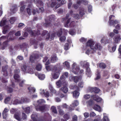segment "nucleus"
Instances as JSON below:
<instances>
[{
	"label": "nucleus",
	"mask_w": 121,
	"mask_h": 121,
	"mask_svg": "<svg viewBox=\"0 0 121 121\" xmlns=\"http://www.w3.org/2000/svg\"><path fill=\"white\" fill-rule=\"evenodd\" d=\"M9 111V110L6 108H5L4 109L2 113V115L4 118L5 119L7 117L8 115L7 113Z\"/></svg>",
	"instance_id": "nucleus-22"
},
{
	"label": "nucleus",
	"mask_w": 121,
	"mask_h": 121,
	"mask_svg": "<svg viewBox=\"0 0 121 121\" xmlns=\"http://www.w3.org/2000/svg\"><path fill=\"white\" fill-rule=\"evenodd\" d=\"M51 111L54 113H56L57 112L56 107L54 106H52L51 108Z\"/></svg>",
	"instance_id": "nucleus-40"
},
{
	"label": "nucleus",
	"mask_w": 121,
	"mask_h": 121,
	"mask_svg": "<svg viewBox=\"0 0 121 121\" xmlns=\"http://www.w3.org/2000/svg\"><path fill=\"white\" fill-rule=\"evenodd\" d=\"M63 85L64 86L63 87L61 88L60 90V91H61L65 93H66L68 91V89L67 87V82L65 81V83H64Z\"/></svg>",
	"instance_id": "nucleus-12"
},
{
	"label": "nucleus",
	"mask_w": 121,
	"mask_h": 121,
	"mask_svg": "<svg viewBox=\"0 0 121 121\" xmlns=\"http://www.w3.org/2000/svg\"><path fill=\"white\" fill-rule=\"evenodd\" d=\"M81 77L80 76H76L72 77L71 76L69 77V79L70 81L73 80L74 82H77L81 79Z\"/></svg>",
	"instance_id": "nucleus-16"
},
{
	"label": "nucleus",
	"mask_w": 121,
	"mask_h": 121,
	"mask_svg": "<svg viewBox=\"0 0 121 121\" xmlns=\"http://www.w3.org/2000/svg\"><path fill=\"white\" fill-rule=\"evenodd\" d=\"M115 16L113 15H111L109 17V23L110 25L111 26H114L116 24H117L115 27L117 29H120V27L119 25L118 24L119 22L118 21L116 20L114 21Z\"/></svg>",
	"instance_id": "nucleus-1"
},
{
	"label": "nucleus",
	"mask_w": 121,
	"mask_h": 121,
	"mask_svg": "<svg viewBox=\"0 0 121 121\" xmlns=\"http://www.w3.org/2000/svg\"><path fill=\"white\" fill-rule=\"evenodd\" d=\"M84 9L83 8H80L79 9V13L82 16H83L85 13L84 12Z\"/></svg>",
	"instance_id": "nucleus-47"
},
{
	"label": "nucleus",
	"mask_w": 121,
	"mask_h": 121,
	"mask_svg": "<svg viewBox=\"0 0 121 121\" xmlns=\"http://www.w3.org/2000/svg\"><path fill=\"white\" fill-rule=\"evenodd\" d=\"M8 68V66L6 65L5 66H4L2 67V71L4 72L3 75L4 76H7V72L6 71V69Z\"/></svg>",
	"instance_id": "nucleus-23"
},
{
	"label": "nucleus",
	"mask_w": 121,
	"mask_h": 121,
	"mask_svg": "<svg viewBox=\"0 0 121 121\" xmlns=\"http://www.w3.org/2000/svg\"><path fill=\"white\" fill-rule=\"evenodd\" d=\"M38 54L35 53L31 55L30 57L29 62L31 63H33L35 62L36 59L38 57Z\"/></svg>",
	"instance_id": "nucleus-7"
},
{
	"label": "nucleus",
	"mask_w": 121,
	"mask_h": 121,
	"mask_svg": "<svg viewBox=\"0 0 121 121\" xmlns=\"http://www.w3.org/2000/svg\"><path fill=\"white\" fill-rule=\"evenodd\" d=\"M72 16L73 17L76 19H79V15L77 14H72Z\"/></svg>",
	"instance_id": "nucleus-52"
},
{
	"label": "nucleus",
	"mask_w": 121,
	"mask_h": 121,
	"mask_svg": "<svg viewBox=\"0 0 121 121\" xmlns=\"http://www.w3.org/2000/svg\"><path fill=\"white\" fill-rule=\"evenodd\" d=\"M101 41L102 43H108V42L107 41L106 38H103L101 40Z\"/></svg>",
	"instance_id": "nucleus-59"
},
{
	"label": "nucleus",
	"mask_w": 121,
	"mask_h": 121,
	"mask_svg": "<svg viewBox=\"0 0 121 121\" xmlns=\"http://www.w3.org/2000/svg\"><path fill=\"white\" fill-rule=\"evenodd\" d=\"M16 18L15 17H11L10 19L9 20L10 23L11 24H13L16 20Z\"/></svg>",
	"instance_id": "nucleus-42"
},
{
	"label": "nucleus",
	"mask_w": 121,
	"mask_h": 121,
	"mask_svg": "<svg viewBox=\"0 0 121 121\" xmlns=\"http://www.w3.org/2000/svg\"><path fill=\"white\" fill-rule=\"evenodd\" d=\"M63 64L64 66H65L68 68H69L70 67L69 63L67 61H65V62L63 63Z\"/></svg>",
	"instance_id": "nucleus-46"
},
{
	"label": "nucleus",
	"mask_w": 121,
	"mask_h": 121,
	"mask_svg": "<svg viewBox=\"0 0 121 121\" xmlns=\"http://www.w3.org/2000/svg\"><path fill=\"white\" fill-rule=\"evenodd\" d=\"M116 45H114L112 48V50H110V48H109V49L110 51L111 52H113L116 50Z\"/></svg>",
	"instance_id": "nucleus-49"
},
{
	"label": "nucleus",
	"mask_w": 121,
	"mask_h": 121,
	"mask_svg": "<svg viewBox=\"0 0 121 121\" xmlns=\"http://www.w3.org/2000/svg\"><path fill=\"white\" fill-rule=\"evenodd\" d=\"M45 102L44 100L43 99H40L37 101V103L38 105L36 106L35 108L37 111H42L44 109L45 107L44 106H40L39 105L42 104V103Z\"/></svg>",
	"instance_id": "nucleus-3"
},
{
	"label": "nucleus",
	"mask_w": 121,
	"mask_h": 121,
	"mask_svg": "<svg viewBox=\"0 0 121 121\" xmlns=\"http://www.w3.org/2000/svg\"><path fill=\"white\" fill-rule=\"evenodd\" d=\"M79 104L77 100H75L70 105L72 107H75Z\"/></svg>",
	"instance_id": "nucleus-31"
},
{
	"label": "nucleus",
	"mask_w": 121,
	"mask_h": 121,
	"mask_svg": "<svg viewBox=\"0 0 121 121\" xmlns=\"http://www.w3.org/2000/svg\"><path fill=\"white\" fill-rule=\"evenodd\" d=\"M60 74L59 71L57 70L56 67V66H54L52 73V78L54 79H57L58 78Z\"/></svg>",
	"instance_id": "nucleus-4"
},
{
	"label": "nucleus",
	"mask_w": 121,
	"mask_h": 121,
	"mask_svg": "<svg viewBox=\"0 0 121 121\" xmlns=\"http://www.w3.org/2000/svg\"><path fill=\"white\" fill-rule=\"evenodd\" d=\"M49 88L52 93H55L56 92V91L52 87L50 86L49 87Z\"/></svg>",
	"instance_id": "nucleus-51"
},
{
	"label": "nucleus",
	"mask_w": 121,
	"mask_h": 121,
	"mask_svg": "<svg viewBox=\"0 0 121 121\" xmlns=\"http://www.w3.org/2000/svg\"><path fill=\"white\" fill-rule=\"evenodd\" d=\"M39 78L40 80H43L45 78V76L42 74H40L38 75Z\"/></svg>",
	"instance_id": "nucleus-45"
},
{
	"label": "nucleus",
	"mask_w": 121,
	"mask_h": 121,
	"mask_svg": "<svg viewBox=\"0 0 121 121\" xmlns=\"http://www.w3.org/2000/svg\"><path fill=\"white\" fill-rule=\"evenodd\" d=\"M21 69L24 72L31 74L33 73V70L30 69L29 67H27L25 65H23L22 66Z\"/></svg>",
	"instance_id": "nucleus-6"
},
{
	"label": "nucleus",
	"mask_w": 121,
	"mask_h": 121,
	"mask_svg": "<svg viewBox=\"0 0 121 121\" xmlns=\"http://www.w3.org/2000/svg\"><path fill=\"white\" fill-rule=\"evenodd\" d=\"M99 67L103 69H104L106 67V65L104 63H101L99 64Z\"/></svg>",
	"instance_id": "nucleus-48"
},
{
	"label": "nucleus",
	"mask_w": 121,
	"mask_h": 121,
	"mask_svg": "<svg viewBox=\"0 0 121 121\" xmlns=\"http://www.w3.org/2000/svg\"><path fill=\"white\" fill-rule=\"evenodd\" d=\"M14 78L16 82H18L20 81V77L18 74L15 73L14 76Z\"/></svg>",
	"instance_id": "nucleus-27"
},
{
	"label": "nucleus",
	"mask_w": 121,
	"mask_h": 121,
	"mask_svg": "<svg viewBox=\"0 0 121 121\" xmlns=\"http://www.w3.org/2000/svg\"><path fill=\"white\" fill-rule=\"evenodd\" d=\"M47 3L48 7L51 6L52 8L55 7L54 9L55 10L57 9L60 6V4H57L56 2H52L51 4V2H48V3L47 2Z\"/></svg>",
	"instance_id": "nucleus-5"
},
{
	"label": "nucleus",
	"mask_w": 121,
	"mask_h": 121,
	"mask_svg": "<svg viewBox=\"0 0 121 121\" xmlns=\"http://www.w3.org/2000/svg\"><path fill=\"white\" fill-rule=\"evenodd\" d=\"M78 120V117L77 116L75 115L73 116L72 117L73 121H77Z\"/></svg>",
	"instance_id": "nucleus-63"
},
{
	"label": "nucleus",
	"mask_w": 121,
	"mask_h": 121,
	"mask_svg": "<svg viewBox=\"0 0 121 121\" xmlns=\"http://www.w3.org/2000/svg\"><path fill=\"white\" fill-rule=\"evenodd\" d=\"M34 2L35 3L37 4V5L38 4H39L41 6H42L43 5V2L41 1L38 0H34Z\"/></svg>",
	"instance_id": "nucleus-30"
},
{
	"label": "nucleus",
	"mask_w": 121,
	"mask_h": 121,
	"mask_svg": "<svg viewBox=\"0 0 121 121\" xmlns=\"http://www.w3.org/2000/svg\"><path fill=\"white\" fill-rule=\"evenodd\" d=\"M29 89V92L31 93H34L35 91V89L33 87H30L28 88Z\"/></svg>",
	"instance_id": "nucleus-36"
},
{
	"label": "nucleus",
	"mask_w": 121,
	"mask_h": 121,
	"mask_svg": "<svg viewBox=\"0 0 121 121\" xmlns=\"http://www.w3.org/2000/svg\"><path fill=\"white\" fill-rule=\"evenodd\" d=\"M7 91L9 93H11L13 92V89L10 87H8L7 89Z\"/></svg>",
	"instance_id": "nucleus-64"
},
{
	"label": "nucleus",
	"mask_w": 121,
	"mask_h": 121,
	"mask_svg": "<svg viewBox=\"0 0 121 121\" xmlns=\"http://www.w3.org/2000/svg\"><path fill=\"white\" fill-rule=\"evenodd\" d=\"M7 22L6 21V20L5 18H4L0 22V26H3L7 24Z\"/></svg>",
	"instance_id": "nucleus-25"
},
{
	"label": "nucleus",
	"mask_w": 121,
	"mask_h": 121,
	"mask_svg": "<svg viewBox=\"0 0 121 121\" xmlns=\"http://www.w3.org/2000/svg\"><path fill=\"white\" fill-rule=\"evenodd\" d=\"M69 14H67L66 15L65 18H63V19L64 20H65V19H68L66 23L65 24V26L67 27H69V26L68 24L71 21V18H69Z\"/></svg>",
	"instance_id": "nucleus-18"
},
{
	"label": "nucleus",
	"mask_w": 121,
	"mask_h": 121,
	"mask_svg": "<svg viewBox=\"0 0 121 121\" xmlns=\"http://www.w3.org/2000/svg\"><path fill=\"white\" fill-rule=\"evenodd\" d=\"M64 118L66 120H68L70 118V116L69 115L67 114H65L64 116Z\"/></svg>",
	"instance_id": "nucleus-57"
},
{
	"label": "nucleus",
	"mask_w": 121,
	"mask_h": 121,
	"mask_svg": "<svg viewBox=\"0 0 121 121\" xmlns=\"http://www.w3.org/2000/svg\"><path fill=\"white\" fill-rule=\"evenodd\" d=\"M17 7L16 5H13L10 9L11 14H10L9 15H11L12 14V13H15L17 11Z\"/></svg>",
	"instance_id": "nucleus-21"
},
{
	"label": "nucleus",
	"mask_w": 121,
	"mask_h": 121,
	"mask_svg": "<svg viewBox=\"0 0 121 121\" xmlns=\"http://www.w3.org/2000/svg\"><path fill=\"white\" fill-rule=\"evenodd\" d=\"M21 113L20 111L18 112L17 113H15L13 116L14 118L16 119L18 121H21L22 119H21V117H20Z\"/></svg>",
	"instance_id": "nucleus-17"
},
{
	"label": "nucleus",
	"mask_w": 121,
	"mask_h": 121,
	"mask_svg": "<svg viewBox=\"0 0 121 121\" xmlns=\"http://www.w3.org/2000/svg\"><path fill=\"white\" fill-rule=\"evenodd\" d=\"M20 111L18 110L17 109L14 108H12L10 110V113L12 114L17 113L18 112Z\"/></svg>",
	"instance_id": "nucleus-32"
},
{
	"label": "nucleus",
	"mask_w": 121,
	"mask_h": 121,
	"mask_svg": "<svg viewBox=\"0 0 121 121\" xmlns=\"http://www.w3.org/2000/svg\"><path fill=\"white\" fill-rule=\"evenodd\" d=\"M103 115V121H109L108 118L107 116H106V114L104 113Z\"/></svg>",
	"instance_id": "nucleus-43"
},
{
	"label": "nucleus",
	"mask_w": 121,
	"mask_h": 121,
	"mask_svg": "<svg viewBox=\"0 0 121 121\" xmlns=\"http://www.w3.org/2000/svg\"><path fill=\"white\" fill-rule=\"evenodd\" d=\"M58 60V59L56 55L53 56L51 59V62L52 63H54L56 61Z\"/></svg>",
	"instance_id": "nucleus-29"
},
{
	"label": "nucleus",
	"mask_w": 121,
	"mask_h": 121,
	"mask_svg": "<svg viewBox=\"0 0 121 121\" xmlns=\"http://www.w3.org/2000/svg\"><path fill=\"white\" fill-rule=\"evenodd\" d=\"M80 1L77 2V4H80V3L82 2L85 5H86L88 4V2L86 0L83 1L82 0H79Z\"/></svg>",
	"instance_id": "nucleus-38"
},
{
	"label": "nucleus",
	"mask_w": 121,
	"mask_h": 121,
	"mask_svg": "<svg viewBox=\"0 0 121 121\" xmlns=\"http://www.w3.org/2000/svg\"><path fill=\"white\" fill-rule=\"evenodd\" d=\"M25 30L29 32L31 35H34V32L30 30V27H26L25 28Z\"/></svg>",
	"instance_id": "nucleus-33"
},
{
	"label": "nucleus",
	"mask_w": 121,
	"mask_h": 121,
	"mask_svg": "<svg viewBox=\"0 0 121 121\" xmlns=\"http://www.w3.org/2000/svg\"><path fill=\"white\" fill-rule=\"evenodd\" d=\"M96 114L93 112H91L90 114V116L91 117H93L95 116Z\"/></svg>",
	"instance_id": "nucleus-61"
},
{
	"label": "nucleus",
	"mask_w": 121,
	"mask_h": 121,
	"mask_svg": "<svg viewBox=\"0 0 121 121\" xmlns=\"http://www.w3.org/2000/svg\"><path fill=\"white\" fill-rule=\"evenodd\" d=\"M38 114L37 113H34L31 116V118L33 121H38Z\"/></svg>",
	"instance_id": "nucleus-20"
},
{
	"label": "nucleus",
	"mask_w": 121,
	"mask_h": 121,
	"mask_svg": "<svg viewBox=\"0 0 121 121\" xmlns=\"http://www.w3.org/2000/svg\"><path fill=\"white\" fill-rule=\"evenodd\" d=\"M49 20L50 21H51L53 20L55 18V17L54 15H52L50 16L49 17Z\"/></svg>",
	"instance_id": "nucleus-50"
},
{
	"label": "nucleus",
	"mask_w": 121,
	"mask_h": 121,
	"mask_svg": "<svg viewBox=\"0 0 121 121\" xmlns=\"http://www.w3.org/2000/svg\"><path fill=\"white\" fill-rule=\"evenodd\" d=\"M52 24L50 22H46L44 24V26L45 27L49 26H51L52 25Z\"/></svg>",
	"instance_id": "nucleus-55"
},
{
	"label": "nucleus",
	"mask_w": 121,
	"mask_h": 121,
	"mask_svg": "<svg viewBox=\"0 0 121 121\" xmlns=\"http://www.w3.org/2000/svg\"><path fill=\"white\" fill-rule=\"evenodd\" d=\"M93 108L95 110L100 112L101 111V107L97 105H95L94 106Z\"/></svg>",
	"instance_id": "nucleus-26"
},
{
	"label": "nucleus",
	"mask_w": 121,
	"mask_h": 121,
	"mask_svg": "<svg viewBox=\"0 0 121 121\" xmlns=\"http://www.w3.org/2000/svg\"><path fill=\"white\" fill-rule=\"evenodd\" d=\"M26 112L27 113H29L30 112V108L29 107H27L25 108L24 109Z\"/></svg>",
	"instance_id": "nucleus-56"
},
{
	"label": "nucleus",
	"mask_w": 121,
	"mask_h": 121,
	"mask_svg": "<svg viewBox=\"0 0 121 121\" xmlns=\"http://www.w3.org/2000/svg\"><path fill=\"white\" fill-rule=\"evenodd\" d=\"M13 104H21L20 103V100H18L17 99H15L13 101Z\"/></svg>",
	"instance_id": "nucleus-44"
},
{
	"label": "nucleus",
	"mask_w": 121,
	"mask_h": 121,
	"mask_svg": "<svg viewBox=\"0 0 121 121\" xmlns=\"http://www.w3.org/2000/svg\"><path fill=\"white\" fill-rule=\"evenodd\" d=\"M65 78L64 75H62L60 78V80L56 82V85L59 87L61 86L62 85L61 81L63 82L64 81V82L65 83Z\"/></svg>",
	"instance_id": "nucleus-9"
},
{
	"label": "nucleus",
	"mask_w": 121,
	"mask_h": 121,
	"mask_svg": "<svg viewBox=\"0 0 121 121\" xmlns=\"http://www.w3.org/2000/svg\"><path fill=\"white\" fill-rule=\"evenodd\" d=\"M72 71L75 74H77L79 71V67L75 63L73 64L72 65Z\"/></svg>",
	"instance_id": "nucleus-8"
},
{
	"label": "nucleus",
	"mask_w": 121,
	"mask_h": 121,
	"mask_svg": "<svg viewBox=\"0 0 121 121\" xmlns=\"http://www.w3.org/2000/svg\"><path fill=\"white\" fill-rule=\"evenodd\" d=\"M80 64L82 65H83V68H86V74L88 77H90L91 76V72L89 66V63L86 61H81Z\"/></svg>",
	"instance_id": "nucleus-2"
},
{
	"label": "nucleus",
	"mask_w": 121,
	"mask_h": 121,
	"mask_svg": "<svg viewBox=\"0 0 121 121\" xmlns=\"http://www.w3.org/2000/svg\"><path fill=\"white\" fill-rule=\"evenodd\" d=\"M42 29H38L37 31L34 32V35H39L40 34V32H41Z\"/></svg>",
	"instance_id": "nucleus-34"
},
{
	"label": "nucleus",
	"mask_w": 121,
	"mask_h": 121,
	"mask_svg": "<svg viewBox=\"0 0 121 121\" xmlns=\"http://www.w3.org/2000/svg\"><path fill=\"white\" fill-rule=\"evenodd\" d=\"M88 90L89 91L91 92H94L95 93H98L100 91L99 89L96 87H88Z\"/></svg>",
	"instance_id": "nucleus-11"
},
{
	"label": "nucleus",
	"mask_w": 121,
	"mask_h": 121,
	"mask_svg": "<svg viewBox=\"0 0 121 121\" xmlns=\"http://www.w3.org/2000/svg\"><path fill=\"white\" fill-rule=\"evenodd\" d=\"M113 39L114 40V42L116 43L119 42L121 39V38H113Z\"/></svg>",
	"instance_id": "nucleus-62"
},
{
	"label": "nucleus",
	"mask_w": 121,
	"mask_h": 121,
	"mask_svg": "<svg viewBox=\"0 0 121 121\" xmlns=\"http://www.w3.org/2000/svg\"><path fill=\"white\" fill-rule=\"evenodd\" d=\"M22 118H21V119H22L21 121H23V120L27 119V116L25 113H22Z\"/></svg>",
	"instance_id": "nucleus-37"
},
{
	"label": "nucleus",
	"mask_w": 121,
	"mask_h": 121,
	"mask_svg": "<svg viewBox=\"0 0 121 121\" xmlns=\"http://www.w3.org/2000/svg\"><path fill=\"white\" fill-rule=\"evenodd\" d=\"M95 44V42L92 39L89 40L86 43V46L90 47L92 50Z\"/></svg>",
	"instance_id": "nucleus-10"
},
{
	"label": "nucleus",
	"mask_w": 121,
	"mask_h": 121,
	"mask_svg": "<svg viewBox=\"0 0 121 121\" xmlns=\"http://www.w3.org/2000/svg\"><path fill=\"white\" fill-rule=\"evenodd\" d=\"M11 28V27L9 25H7L5 26L3 28V33L4 34H6L9 31V30Z\"/></svg>",
	"instance_id": "nucleus-15"
},
{
	"label": "nucleus",
	"mask_w": 121,
	"mask_h": 121,
	"mask_svg": "<svg viewBox=\"0 0 121 121\" xmlns=\"http://www.w3.org/2000/svg\"><path fill=\"white\" fill-rule=\"evenodd\" d=\"M62 33V31L61 29H60L58 32H57V35L58 37H60Z\"/></svg>",
	"instance_id": "nucleus-54"
},
{
	"label": "nucleus",
	"mask_w": 121,
	"mask_h": 121,
	"mask_svg": "<svg viewBox=\"0 0 121 121\" xmlns=\"http://www.w3.org/2000/svg\"><path fill=\"white\" fill-rule=\"evenodd\" d=\"M79 94V93L77 91H75L73 93V97L74 98H76L78 96Z\"/></svg>",
	"instance_id": "nucleus-39"
},
{
	"label": "nucleus",
	"mask_w": 121,
	"mask_h": 121,
	"mask_svg": "<svg viewBox=\"0 0 121 121\" xmlns=\"http://www.w3.org/2000/svg\"><path fill=\"white\" fill-rule=\"evenodd\" d=\"M8 39L6 41H5L3 43L2 45V49H4L5 48L7 47L8 46V42L9 41H10V40H14L13 38H8Z\"/></svg>",
	"instance_id": "nucleus-13"
},
{
	"label": "nucleus",
	"mask_w": 121,
	"mask_h": 121,
	"mask_svg": "<svg viewBox=\"0 0 121 121\" xmlns=\"http://www.w3.org/2000/svg\"><path fill=\"white\" fill-rule=\"evenodd\" d=\"M42 66L40 64H37L36 67V69L38 71H40L41 69Z\"/></svg>",
	"instance_id": "nucleus-41"
},
{
	"label": "nucleus",
	"mask_w": 121,
	"mask_h": 121,
	"mask_svg": "<svg viewBox=\"0 0 121 121\" xmlns=\"http://www.w3.org/2000/svg\"><path fill=\"white\" fill-rule=\"evenodd\" d=\"M93 48L92 50L95 52L97 50H100L102 48V47L100 43H96Z\"/></svg>",
	"instance_id": "nucleus-14"
},
{
	"label": "nucleus",
	"mask_w": 121,
	"mask_h": 121,
	"mask_svg": "<svg viewBox=\"0 0 121 121\" xmlns=\"http://www.w3.org/2000/svg\"><path fill=\"white\" fill-rule=\"evenodd\" d=\"M24 101H20L21 104H22L24 102H29L30 101V100L26 98H25Z\"/></svg>",
	"instance_id": "nucleus-58"
},
{
	"label": "nucleus",
	"mask_w": 121,
	"mask_h": 121,
	"mask_svg": "<svg viewBox=\"0 0 121 121\" xmlns=\"http://www.w3.org/2000/svg\"><path fill=\"white\" fill-rule=\"evenodd\" d=\"M30 42L31 44L34 45H37L38 43L37 41L32 38L30 40Z\"/></svg>",
	"instance_id": "nucleus-35"
},
{
	"label": "nucleus",
	"mask_w": 121,
	"mask_h": 121,
	"mask_svg": "<svg viewBox=\"0 0 121 121\" xmlns=\"http://www.w3.org/2000/svg\"><path fill=\"white\" fill-rule=\"evenodd\" d=\"M10 98L9 97H7L6 98L4 101V102L5 104H7L8 102L10 100Z\"/></svg>",
	"instance_id": "nucleus-60"
},
{
	"label": "nucleus",
	"mask_w": 121,
	"mask_h": 121,
	"mask_svg": "<svg viewBox=\"0 0 121 121\" xmlns=\"http://www.w3.org/2000/svg\"><path fill=\"white\" fill-rule=\"evenodd\" d=\"M32 7L33 6L32 5H29L28 6V8L26 9L27 13L29 15L31 14V9L32 8Z\"/></svg>",
	"instance_id": "nucleus-28"
},
{
	"label": "nucleus",
	"mask_w": 121,
	"mask_h": 121,
	"mask_svg": "<svg viewBox=\"0 0 121 121\" xmlns=\"http://www.w3.org/2000/svg\"><path fill=\"white\" fill-rule=\"evenodd\" d=\"M94 100L98 102H100L102 101V99L96 95H92L91 96Z\"/></svg>",
	"instance_id": "nucleus-19"
},
{
	"label": "nucleus",
	"mask_w": 121,
	"mask_h": 121,
	"mask_svg": "<svg viewBox=\"0 0 121 121\" xmlns=\"http://www.w3.org/2000/svg\"><path fill=\"white\" fill-rule=\"evenodd\" d=\"M28 44L26 43H24L22 44L20 46V48L21 49L24 48L23 49V51L24 52L25 50L27 51V49H26V48L28 46Z\"/></svg>",
	"instance_id": "nucleus-24"
},
{
	"label": "nucleus",
	"mask_w": 121,
	"mask_h": 121,
	"mask_svg": "<svg viewBox=\"0 0 121 121\" xmlns=\"http://www.w3.org/2000/svg\"><path fill=\"white\" fill-rule=\"evenodd\" d=\"M46 117L47 118L49 119V120L48 121H51L52 119V117L48 113H46L45 114Z\"/></svg>",
	"instance_id": "nucleus-53"
}]
</instances>
